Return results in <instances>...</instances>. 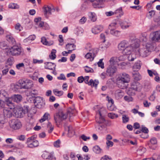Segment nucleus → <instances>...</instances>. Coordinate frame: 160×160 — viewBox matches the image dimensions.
Wrapping results in <instances>:
<instances>
[{
    "mask_svg": "<svg viewBox=\"0 0 160 160\" xmlns=\"http://www.w3.org/2000/svg\"><path fill=\"white\" fill-rule=\"evenodd\" d=\"M129 39L131 42L130 45L122 51V53L124 55L130 54L134 48H138L140 46L139 40L136 38L134 36H130Z\"/></svg>",
    "mask_w": 160,
    "mask_h": 160,
    "instance_id": "f257e3e1",
    "label": "nucleus"
},
{
    "mask_svg": "<svg viewBox=\"0 0 160 160\" xmlns=\"http://www.w3.org/2000/svg\"><path fill=\"white\" fill-rule=\"evenodd\" d=\"M67 115L64 113L62 111H60L54 116L55 122L60 123L62 121L67 118Z\"/></svg>",
    "mask_w": 160,
    "mask_h": 160,
    "instance_id": "f03ea898",
    "label": "nucleus"
},
{
    "mask_svg": "<svg viewBox=\"0 0 160 160\" xmlns=\"http://www.w3.org/2000/svg\"><path fill=\"white\" fill-rule=\"evenodd\" d=\"M9 126L12 129L14 130L18 129L22 126V124L19 120L15 119L9 122Z\"/></svg>",
    "mask_w": 160,
    "mask_h": 160,
    "instance_id": "7ed1b4c3",
    "label": "nucleus"
},
{
    "mask_svg": "<svg viewBox=\"0 0 160 160\" xmlns=\"http://www.w3.org/2000/svg\"><path fill=\"white\" fill-rule=\"evenodd\" d=\"M20 82L23 89H28L32 87V82L31 80L28 79H22L20 80Z\"/></svg>",
    "mask_w": 160,
    "mask_h": 160,
    "instance_id": "20e7f679",
    "label": "nucleus"
},
{
    "mask_svg": "<svg viewBox=\"0 0 160 160\" xmlns=\"http://www.w3.org/2000/svg\"><path fill=\"white\" fill-rule=\"evenodd\" d=\"M33 102L35 106L38 108H41L43 107L45 104L43 100V98L40 97H34Z\"/></svg>",
    "mask_w": 160,
    "mask_h": 160,
    "instance_id": "39448f33",
    "label": "nucleus"
},
{
    "mask_svg": "<svg viewBox=\"0 0 160 160\" xmlns=\"http://www.w3.org/2000/svg\"><path fill=\"white\" fill-rule=\"evenodd\" d=\"M151 45L147 44L144 47L141 48L138 50L140 55L142 57H146L148 56L149 51V48Z\"/></svg>",
    "mask_w": 160,
    "mask_h": 160,
    "instance_id": "423d86ee",
    "label": "nucleus"
},
{
    "mask_svg": "<svg viewBox=\"0 0 160 160\" xmlns=\"http://www.w3.org/2000/svg\"><path fill=\"white\" fill-rule=\"evenodd\" d=\"M24 108H21L18 109L15 112V117L18 118H21L23 117L28 111L27 107H24Z\"/></svg>",
    "mask_w": 160,
    "mask_h": 160,
    "instance_id": "0eeeda50",
    "label": "nucleus"
},
{
    "mask_svg": "<svg viewBox=\"0 0 160 160\" xmlns=\"http://www.w3.org/2000/svg\"><path fill=\"white\" fill-rule=\"evenodd\" d=\"M118 79L119 82L123 84L129 82L130 81V78L128 74L126 73H123Z\"/></svg>",
    "mask_w": 160,
    "mask_h": 160,
    "instance_id": "6e6552de",
    "label": "nucleus"
},
{
    "mask_svg": "<svg viewBox=\"0 0 160 160\" xmlns=\"http://www.w3.org/2000/svg\"><path fill=\"white\" fill-rule=\"evenodd\" d=\"M10 52L12 55H18L21 53V49L18 46L14 45L10 49Z\"/></svg>",
    "mask_w": 160,
    "mask_h": 160,
    "instance_id": "1a4fd4ad",
    "label": "nucleus"
},
{
    "mask_svg": "<svg viewBox=\"0 0 160 160\" xmlns=\"http://www.w3.org/2000/svg\"><path fill=\"white\" fill-rule=\"evenodd\" d=\"M89 78V77L88 76H86L84 78V81L85 82L88 84L89 85H91V86L94 87H97V85L99 83V82L98 80H95L94 81L92 80L91 79L89 81H88V80Z\"/></svg>",
    "mask_w": 160,
    "mask_h": 160,
    "instance_id": "9d476101",
    "label": "nucleus"
},
{
    "mask_svg": "<svg viewBox=\"0 0 160 160\" xmlns=\"http://www.w3.org/2000/svg\"><path fill=\"white\" fill-rule=\"evenodd\" d=\"M151 40L154 42H160V30L156 31L152 33Z\"/></svg>",
    "mask_w": 160,
    "mask_h": 160,
    "instance_id": "9b49d317",
    "label": "nucleus"
},
{
    "mask_svg": "<svg viewBox=\"0 0 160 160\" xmlns=\"http://www.w3.org/2000/svg\"><path fill=\"white\" fill-rule=\"evenodd\" d=\"M96 120V122L99 124H104L106 122L104 116L102 115V114L99 110H98L97 113Z\"/></svg>",
    "mask_w": 160,
    "mask_h": 160,
    "instance_id": "f8f14e48",
    "label": "nucleus"
},
{
    "mask_svg": "<svg viewBox=\"0 0 160 160\" xmlns=\"http://www.w3.org/2000/svg\"><path fill=\"white\" fill-rule=\"evenodd\" d=\"M130 86L131 89L136 91H140L142 88V85L137 81L132 82Z\"/></svg>",
    "mask_w": 160,
    "mask_h": 160,
    "instance_id": "ddd939ff",
    "label": "nucleus"
},
{
    "mask_svg": "<svg viewBox=\"0 0 160 160\" xmlns=\"http://www.w3.org/2000/svg\"><path fill=\"white\" fill-rule=\"evenodd\" d=\"M129 42H131L130 40L129 41L126 40L121 41L118 45V48L119 50L122 51L128 46L130 45Z\"/></svg>",
    "mask_w": 160,
    "mask_h": 160,
    "instance_id": "4468645a",
    "label": "nucleus"
},
{
    "mask_svg": "<svg viewBox=\"0 0 160 160\" xmlns=\"http://www.w3.org/2000/svg\"><path fill=\"white\" fill-rule=\"evenodd\" d=\"M117 68L114 66H109L106 70V74L110 76H112L117 71Z\"/></svg>",
    "mask_w": 160,
    "mask_h": 160,
    "instance_id": "2eb2a0df",
    "label": "nucleus"
},
{
    "mask_svg": "<svg viewBox=\"0 0 160 160\" xmlns=\"http://www.w3.org/2000/svg\"><path fill=\"white\" fill-rule=\"evenodd\" d=\"M91 2H93L92 6L95 8H100L102 7V4L105 0H88Z\"/></svg>",
    "mask_w": 160,
    "mask_h": 160,
    "instance_id": "dca6fc26",
    "label": "nucleus"
},
{
    "mask_svg": "<svg viewBox=\"0 0 160 160\" xmlns=\"http://www.w3.org/2000/svg\"><path fill=\"white\" fill-rule=\"evenodd\" d=\"M42 157L46 159H48L49 160H56V158L52 153H49L47 152H45L42 155Z\"/></svg>",
    "mask_w": 160,
    "mask_h": 160,
    "instance_id": "f3484780",
    "label": "nucleus"
},
{
    "mask_svg": "<svg viewBox=\"0 0 160 160\" xmlns=\"http://www.w3.org/2000/svg\"><path fill=\"white\" fill-rule=\"evenodd\" d=\"M85 49L87 50H88L89 51V53H91L90 54L92 55L93 57H95L98 53V50L97 48H90V45H88L85 47Z\"/></svg>",
    "mask_w": 160,
    "mask_h": 160,
    "instance_id": "a211bd4d",
    "label": "nucleus"
},
{
    "mask_svg": "<svg viewBox=\"0 0 160 160\" xmlns=\"http://www.w3.org/2000/svg\"><path fill=\"white\" fill-rule=\"evenodd\" d=\"M44 64L45 69L51 70H55L56 69V65L54 63L47 62L44 63Z\"/></svg>",
    "mask_w": 160,
    "mask_h": 160,
    "instance_id": "6ab92c4d",
    "label": "nucleus"
},
{
    "mask_svg": "<svg viewBox=\"0 0 160 160\" xmlns=\"http://www.w3.org/2000/svg\"><path fill=\"white\" fill-rule=\"evenodd\" d=\"M12 109L4 108L3 110V115L4 117L10 118L12 115Z\"/></svg>",
    "mask_w": 160,
    "mask_h": 160,
    "instance_id": "aec40b11",
    "label": "nucleus"
},
{
    "mask_svg": "<svg viewBox=\"0 0 160 160\" xmlns=\"http://www.w3.org/2000/svg\"><path fill=\"white\" fill-rule=\"evenodd\" d=\"M115 98L117 99H120L124 96V92L122 90H117L115 92Z\"/></svg>",
    "mask_w": 160,
    "mask_h": 160,
    "instance_id": "412c9836",
    "label": "nucleus"
},
{
    "mask_svg": "<svg viewBox=\"0 0 160 160\" xmlns=\"http://www.w3.org/2000/svg\"><path fill=\"white\" fill-rule=\"evenodd\" d=\"M22 99V96L19 94H15L12 96V100L13 101L18 102L21 101Z\"/></svg>",
    "mask_w": 160,
    "mask_h": 160,
    "instance_id": "4be33fe9",
    "label": "nucleus"
},
{
    "mask_svg": "<svg viewBox=\"0 0 160 160\" xmlns=\"http://www.w3.org/2000/svg\"><path fill=\"white\" fill-rule=\"evenodd\" d=\"M11 98H8L6 100V102H5V105L8 106V108L10 109H12L14 108V106L13 103L12 102Z\"/></svg>",
    "mask_w": 160,
    "mask_h": 160,
    "instance_id": "5701e85b",
    "label": "nucleus"
},
{
    "mask_svg": "<svg viewBox=\"0 0 160 160\" xmlns=\"http://www.w3.org/2000/svg\"><path fill=\"white\" fill-rule=\"evenodd\" d=\"M102 27L101 26H97L95 27L92 28V32L94 34H97L99 33L102 30Z\"/></svg>",
    "mask_w": 160,
    "mask_h": 160,
    "instance_id": "b1692460",
    "label": "nucleus"
},
{
    "mask_svg": "<svg viewBox=\"0 0 160 160\" xmlns=\"http://www.w3.org/2000/svg\"><path fill=\"white\" fill-rule=\"evenodd\" d=\"M44 14L45 16L47 17V14L48 13L50 14H51V11L52 9L49 6H45L43 8Z\"/></svg>",
    "mask_w": 160,
    "mask_h": 160,
    "instance_id": "393cba45",
    "label": "nucleus"
},
{
    "mask_svg": "<svg viewBox=\"0 0 160 160\" xmlns=\"http://www.w3.org/2000/svg\"><path fill=\"white\" fill-rule=\"evenodd\" d=\"M119 24L122 29H126L128 28L130 26V25H128L126 22L124 21H120Z\"/></svg>",
    "mask_w": 160,
    "mask_h": 160,
    "instance_id": "a878e982",
    "label": "nucleus"
},
{
    "mask_svg": "<svg viewBox=\"0 0 160 160\" xmlns=\"http://www.w3.org/2000/svg\"><path fill=\"white\" fill-rule=\"evenodd\" d=\"M132 74L133 78L136 80L138 81L141 79V76L138 72L133 71Z\"/></svg>",
    "mask_w": 160,
    "mask_h": 160,
    "instance_id": "bb28decb",
    "label": "nucleus"
},
{
    "mask_svg": "<svg viewBox=\"0 0 160 160\" xmlns=\"http://www.w3.org/2000/svg\"><path fill=\"white\" fill-rule=\"evenodd\" d=\"M110 33L113 36L116 37H119L121 34V31L118 30H116L114 28H112L110 30Z\"/></svg>",
    "mask_w": 160,
    "mask_h": 160,
    "instance_id": "cd10ccee",
    "label": "nucleus"
},
{
    "mask_svg": "<svg viewBox=\"0 0 160 160\" xmlns=\"http://www.w3.org/2000/svg\"><path fill=\"white\" fill-rule=\"evenodd\" d=\"M122 12V8H119L118 9L116 10L114 12H112L110 11L108 12H105V14L107 16H110L113 15L114 13H121Z\"/></svg>",
    "mask_w": 160,
    "mask_h": 160,
    "instance_id": "c85d7f7f",
    "label": "nucleus"
},
{
    "mask_svg": "<svg viewBox=\"0 0 160 160\" xmlns=\"http://www.w3.org/2000/svg\"><path fill=\"white\" fill-rule=\"evenodd\" d=\"M39 145V142L37 140H34L32 141L30 143H29L28 145V148H33L37 147Z\"/></svg>",
    "mask_w": 160,
    "mask_h": 160,
    "instance_id": "c756f323",
    "label": "nucleus"
},
{
    "mask_svg": "<svg viewBox=\"0 0 160 160\" xmlns=\"http://www.w3.org/2000/svg\"><path fill=\"white\" fill-rule=\"evenodd\" d=\"M7 39L9 43L12 44L14 45L15 44L16 42L14 39L10 35H8L7 36Z\"/></svg>",
    "mask_w": 160,
    "mask_h": 160,
    "instance_id": "7c9ffc66",
    "label": "nucleus"
},
{
    "mask_svg": "<svg viewBox=\"0 0 160 160\" xmlns=\"http://www.w3.org/2000/svg\"><path fill=\"white\" fill-rule=\"evenodd\" d=\"M75 109L74 108H68L67 111V115H69L70 117L74 115Z\"/></svg>",
    "mask_w": 160,
    "mask_h": 160,
    "instance_id": "2f4dec72",
    "label": "nucleus"
},
{
    "mask_svg": "<svg viewBox=\"0 0 160 160\" xmlns=\"http://www.w3.org/2000/svg\"><path fill=\"white\" fill-rule=\"evenodd\" d=\"M72 46V48L71 50H69L68 52H67L68 54L71 53L72 52V50L75 49V45L73 44L68 43L66 45V48L67 49H71L70 47H69V46Z\"/></svg>",
    "mask_w": 160,
    "mask_h": 160,
    "instance_id": "473e14b6",
    "label": "nucleus"
},
{
    "mask_svg": "<svg viewBox=\"0 0 160 160\" xmlns=\"http://www.w3.org/2000/svg\"><path fill=\"white\" fill-rule=\"evenodd\" d=\"M56 51L55 49H53L51 53L49 55V58L52 60L55 59L56 57Z\"/></svg>",
    "mask_w": 160,
    "mask_h": 160,
    "instance_id": "72a5a7b5",
    "label": "nucleus"
},
{
    "mask_svg": "<svg viewBox=\"0 0 160 160\" xmlns=\"http://www.w3.org/2000/svg\"><path fill=\"white\" fill-rule=\"evenodd\" d=\"M49 117V114L48 113H45L44 115L43 118L40 120V122H42L46 120H48Z\"/></svg>",
    "mask_w": 160,
    "mask_h": 160,
    "instance_id": "f704fd0d",
    "label": "nucleus"
},
{
    "mask_svg": "<svg viewBox=\"0 0 160 160\" xmlns=\"http://www.w3.org/2000/svg\"><path fill=\"white\" fill-rule=\"evenodd\" d=\"M93 151L96 153H100L101 149L98 146H95L93 148Z\"/></svg>",
    "mask_w": 160,
    "mask_h": 160,
    "instance_id": "c9c22d12",
    "label": "nucleus"
},
{
    "mask_svg": "<svg viewBox=\"0 0 160 160\" xmlns=\"http://www.w3.org/2000/svg\"><path fill=\"white\" fill-rule=\"evenodd\" d=\"M89 17L91 20L92 22H95L96 20L95 14L94 12H90V13Z\"/></svg>",
    "mask_w": 160,
    "mask_h": 160,
    "instance_id": "e433bc0d",
    "label": "nucleus"
},
{
    "mask_svg": "<svg viewBox=\"0 0 160 160\" xmlns=\"http://www.w3.org/2000/svg\"><path fill=\"white\" fill-rule=\"evenodd\" d=\"M122 118L123 123H127L128 122L129 120V118L125 114L122 115Z\"/></svg>",
    "mask_w": 160,
    "mask_h": 160,
    "instance_id": "4c0bfd02",
    "label": "nucleus"
},
{
    "mask_svg": "<svg viewBox=\"0 0 160 160\" xmlns=\"http://www.w3.org/2000/svg\"><path fill=\"white\" fill-rule=\"evenodd\" d=\"M21 82L20 80L19 81L18 83L13 85V87L14 88L15 90H16L18 89H23L22 88L21 85L20 84Z\"/></svg>",
    "mask_w": 160,
    "mask_h": 160,
    "instance_id": "58836bf2",
    "label": "nucleus"
},
{
    "mask_svg": "<svg viewBox=\"0 0 160 160\" xmlns=\"http://www.w3.org/2000/svg\"><path fill=\"white\" fill-rule=\"evenodd\" d=\"M35 138L36 137L35 135L32 136L31 137L28 138L26 141V143L27 144V145L29 143H31L32 141H34Z\"/></svg>",
    "mask_w": 160,
    "mask_h": 160,
    "instance_id": "ea45409f",
    "label": "nucleus"
},
{
    "mask_svg": "<svg viewBox=\"0 0 160 160\" xmlns=\"http://www.w3.org/2000/svg\"><path fill=\"white\" fill-rule=\"evenodd\" d=\"M8 7L11 9H18L19 8V6L15 3H11L9 4Z\"/></svg>",
    "mask_w": 160,
    "mask_h": 160,
    "instance_id": "a19ab883",
    "label": "nucleus"
},
{
    "mask_svg": "<svg viewBox=\"0 0 160 160\" xmlns=\"http://www.w3.org/2000/svg\"><path fill=\"white\" fill-rule=\"evenodd\" d=\"M135 90H134L130 87L127 91V93L129 95L133 96L135 94Z\"/></svg>",
    "mask_w": 160,
    "mask_h": 160,
    "instance_id": "79ce46f5",
    "label": "nucleus"
},
{
    "mask_svg": "<svg viewBox=\"0 0 160 160\" xmlns=\"http://www.w3.org/2000/svg\"><path fill=\"white\" fill-rule=\"evenodd\" d=\"M53 92L55 95L58 96H62L63 94V91H58L57 89H54Z\"/></svg>",
    "mask_w": 160,
    "mask_h": 160,
    "instance_id": "37998d69",
    "label": "nucleus"
},
{
    "mask_svg": "<svg viewBox=\"0 0 160 160\" xmlns=\"http://www.w3.org/2000/svg\"><path fill=\"white\" fill-rule=\"evenodd\" d=\"M67 130L68 132V134L69 135H70V136L71 137L72 136V135H73L74 134V132L73 131V130H72V128L69 127L68 126L67 127Z\"/></svg>",
    "mask_w": 160,
    "mask_h": 160,
    "instance_id": "c03bdc74",
    "label": "nucleus"
},
{
    "mask_svg": "<svg viewBox=\"0 0 160 160\" xmlns=\"http://www.w3.org/2000/svg\"><path fill=\"white\" fill-rule=\"evenodd\" d=\"M90 54L91 53L89 52L87 53L85 56V58L87 59H90V60L92 61L93 60L94 57H93Z\"/></svg>",
    "mask_w": 160,
    "mask_h": 160,
    "instance_id": "a18cd8bd",
    "label": "nucleus"
},
{
    "mask_svg": "<svg viewBox=\"0 0 160 160\" xmlns=\"http://www.w3.org/2000/svg\"><path fill=\"white\" fill-rule=\"evenodd\" d=\"M108 116L109 118L111 119H114L118 117V116L117 114H116L112 113H108Z\"/></svg>",
    "mask_w": 160,
    "mask_h": 160,
    "instance_id": "49530a36",
    "label": "nucleus"
},
{
    "mask_svg": "<svg viewBox=\"0 0 160 160\" xmlns=\"http://www.w3.org/2000/svg\"><path fill=\"white\" fill-rule=\"evenodd\" d=\"M102 59H101L98 62V64L99 67H100L102 68H104V63L102 62Z\"/></svg>",
    "mask_w": 160,
    "mask_h": 160,
    "instance_id": "de8ad7c7",
    "label": "nucleus"
},
{
    "mask_svg": "<svg viewBox=\"0 0 160 160\" xmlns=\"http://www.w3.org/2000/svg\"><path fill=\"white\" fill-rule=\"evenodd\" d=\"M5 122V118L2 114H0V124H4Z\"/></svg>",
    "mask_w": 160,
    "mask_h": 160,
    "instance_id": "09e8293b",
    "label": "nucleus"
},
{
    "mask_svg": "<svg viewBox=\"0 0 160 160\" xmlns=\"http://www.w3.org/2000/svg\"><path fill=\"white\" fill-rule=\"evenodd\" d=\"M152 160H160V155L154 154L152 157Z\"/></svg>",
    "mask_w": 160,
    "mask_h": 160,
    "instance_id": "8fccbe9b",
    "label": "nucleus"
},
{
    "mask_svg": "<svg viewBox=\"0 0 160 160\" xmlns=\"http://www.w3.org/2000/svg\"><path fill=\"white\" fill-rule=\"evenodd\" d=\"M106 144L107 148H109L110 147H112L113 146V143L112 142L110 141H107Z\"/></svg>",
    "mask_w": 160,
    "mask_h": 160,
    "instance_id": "3c124183",
    "label": "nucleus"
},
{
    "mask_svg": "<svg viewBox=\"0 0 160 160\" xmlns=\"http://www.w3.org/2000/svg\"><path fill=\"white\" fill-rule=\"evenodd\" d=\"M124 99L125 101L128 102L132 101L133 100V98L131 96H125Z\"/></svg>",
    "mask_w": 160,
    "mask_h": 160,
    "instance_id": "603ef678",
    "label": "nucleus"
},
{
    "mask_svg": "<svg viewBox=\"0 0 160 160\" xmlns=\"http://www.w3.org/2000/svg\"><path fill=\"white\" fill-rule=\"evenodd\" d=\"M85 70L87 72H93V70L92 68H89L87 66H85Z\"/></svg>",
    "mask_w": 160,
    "mask_h": 160,
    "instance_id": "864d4df0",
    "label": "nucleus"
},
{
    "mask_svg": "<svg viewBox=\"0 0 160 160\" xmlns=\"http://www.w3.org/2000/svg\"><path fill=\"white\" fill-rule=\"evenodd\" d=\"M41 42L43 44L45 45H49L48 44L46 39L45 37H42L41 38Z\"/></svg>",
    "mask_w": 160,
    "mask_h": 160,
    "instance_id": "5fc2aeb1",
    "label": "nucleus"
},
{
    "mask_svg": "<svg viewBox=\"0 0 160 160\" xmlns=\"http://www.w3.org/2000/svg\"><path fill=\"white\" fill-rule=\"evenodd\" d=\"M150 142L153 145H155L157 143V139L155 138H152L150 140Z\"/></svg>",
    "mask_w": 160,
    "mask_h": 160,
    "instance_id": "6e6d98bb",
    "label": "nucleus"
},
{
    "mask_svg": "<svg viewBox=\"0 0 160 160\" xmlns=\"http://www.w3.org/2000/svg\"><path fill=\"white\" fill-rule=\"evenodd\" d=\"M141 68V66L140 64L139 63H135L133 67V69H140Z\"/></svg>",
    "mask_w": 160,
    "mask_h": 160,
    "instance_id": "4d7b16f0",
    "label": "nucleus"
},
{
    "mask_svg": "<svg viewBox=\"0 0 160 160\" xmlns=\"http://www.w3.org/2000/svg\"><path fill=\"white\" fill-rule=\"evenodd\" d=\"M117 24L116 22H113L111 23L109 26L108 28L111 30L112 28H114V29L116 28V25Z\"/></svg>",
    "mask_w": 160,
    "mask_h": 160,
    "instance_id": "13d9d810",
    "label": "nucleus"
},
{
    "mask_svg": "<svg viewBox=\"0 0 160 160\" xmlns=\"http://www.w3.org/2000/svg\"><path fill=\"white\" fill-rule=\"evenodd\" d=\"M33 62L34 63H38L39 64L42 63L43 62L42 60H38L36 59H33Z\"/></svg>",
    "mask_w": 160,
    "mask_h": 160,
    "instance_id": "bf43d9fd",
    "label": "nucleus"
},
{
    "mask_svg": "<svg viewBox=\"0 0 160 160\" xmlns=\"http://www.w3.org/2000/svg\"><path fill=\"white\" fill-rule=\"evenodd\" d=\"M141 130V132L145 133H147L148 132V129L145 127H142Z\"/></svg>",
    "mask_w": 160,
    "mask_h": 160,
    "instance_id": "052dcab7",
    "label": "nucleus"
},
{
    "mask_svg": "<svg viewBox=\"0 0 160 160\" xmlns=\"http://www.w3.org/2000/svg\"><path fill=\"white\" fill-rule=\"evenodd\" d=\"M60 142V141L59 140H58L55 141L54 143V146L56 147H59V144Z\"/></svg>",
    "mask_w": 160,
    "mask_h": 160,
    "instance_id": "680f3d73",
    "label": "nucleus"
},
{
    "mask_svg": "<svg viewBox=\"0 0 160 160\" xmlns=\"http://www.w3.org/2000/svg\"><path fill=\"white\" fill-rule=\"evenodd\" d=\"M111 159L112 158L108 156L105 155L101 158V160H111Z\"/></svg>",
    "mask_w": 160,
    "mask_h": 160,
    "instance_id": "e2e57ef3",
    "label": "nucleus"
},
{
    "mask_svg": "<svg viewBox=\"0 0 160 160\" xmlns=\"http://www.w3.org/2000/svg\"><path fill=\"white\" fill-rule=\"evenodd\" d=\"M81 138L84 141H86L87 140L90 139V137H87L84 135L83 134L81 136Z\"/></svg>",
    "mask_w": 160,
    "mask_h": 160,
    "instance_id": "0e129e2a",
    "label": "nucleus"
},
{
    "mask_svg": "<svg viewBox=\"0 0 160 160\" xmlns=\"http://www.w3.org/2000/svg\"><path fill=\"white\" fill-rule=\"evenodd\" d=\"M127 65L126 63L123 62L118 64V66L121 68H123L124 66Z\"/></svg>",
    "mask_w": 160,
    "mask_h": 160,
    "instance_id": "69168bd1",
    "label": "nucleus"
},
{
    "mask_svg": "<svg viewBox=\"0 0 160 160\" xmlns=\"http://www.w3.org/2000/svg\"><path fill=\"white\" fill-rule=\"evenodd\" d=\"M58 78L60 80H64L66 79V78L64 75L63 74H61L59 77H58Z\"/></svg>",
    "mask_w": 160,
    "mask_h": 160,
    "instance_id": "338daca9",
    "label": "nucleus"
},
{
    "mask_svg": "<svg viewBox=\"0 0 160 160\" xmlns=\"http://www.w3.org/2000/svg\"><path fill=\"white\" fill-rule=\"evenodd\" d=\"M87 19L84 17H83L80 20V22L81 24H84L86 21Z\"/></svg>",
    "mask_w": 160,
    "mask_h": 160,
    "instance_id": "774afa93",
    "label": "nucleus"
}]
</instances>
